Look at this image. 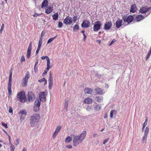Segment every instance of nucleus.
<instances>
[{
	"mask_svg": "<svg viewBox=\"0 0 151 151\" xmlns=\"http://www.w3.org/2000/svg\"><path fill=\"white\" fill-rule=\"evenodd\" d=\"M86 135V132L84 131L80 135L73 136V146H77L81 143L85 139Z\"/></svg>",
	"mask_w": 151,
	"mask_h": 151,
	"instance_id": "obj_1",
	"label": "nucleus"
},
{
	"mask_svg": "<svg viewBox=\"0 0 151 151\" xmlns=\"http://www.w3.org/2000/svg\"><path fill=\"white\" fill-rule=\"evenodd\" d=\"M40 118V115L38 114H34L31 116L30 117L31 126L32 127H35L37 125Z\"/></svg>",
	"mask_w": 151,
	"mask_h": 151,
	"instance_id": "obj_2",
	"label": "nucleus"
},
{
	"mask_svg": "<svg viewBox=\"0 0 151 151\" xmlns=\"http://www.w3.org/2000/svg\"><path fill=\"white\" fill-rule=\"evenodd\" d=\"M17 97L19 100L22 103H25L27 100L25 93L23 91H21L17 93Z\"/></svg>",
	"mask_w": 151,
	"mask_h": 151,
	"instance_id": "obj_3",
	"label": "nucleus"
},
{
	"mask_svg": "<svg viewBox=\"0 0 151 151\" xmlns=\"http://www.w3.org/2000/svg\"><path fill=\"white\" fill-rule=\"evenodd\" d=\"M30 77V74L28 72L25 75L24 77L23 78L22 85V87H26L27 86L28 81V79Z\"/></svg>",
	"mask_w": 151,
	"mask_h": 151,
	"instance_id": "obj_4",
	"label": "nucleus"
},
{
	"mask_svg": "<svg viewBox=\"0 0 151 151\" xmlns=\"http://www.w3.org/2000/svg\"><path fill=\"white\" fill-rule=\"evenodd\" d=\"M102 24L100 21H97L95 22L93 26V30L94 32H98L101 29Z\"/></svg>",
	"mask_w": 151,
	"mask_h": 151,
	"instance_id": "obj_5",
	"label": "nucleus"
},
{
	"mask_svg": "<svg viewBox=\"0 0 151 151\" xmlns=\"http://www.w3.org/2000/svg\"><path fill=\"white\" fill-rule=\"evenodd\" d=\"M122 19L124 22H127L129 24L133 20L134 17L132 15H129L128 16H123L122 17Z\"/></svg>",
	"mask_w": 151,
	"mask_h": 151,
	"instance_id": "obj_6",
	"label": "nucleus"
},
{
	"mask_svg": "<svg viewBox=\"0 0 151 151\" xmlns=\"http://www.w3.org/2000/svg\"><path fill=\"white\" fill-rule=\"evenodd\" d=\"M36 98V96L31 91L29 92L28 93L27 101L29 102L30 101L33 102Z\"/></svg>",
	"mask_w": 151,
	"mask_h": 151,
	"instance_id": "obj_7",
	"label": "nucleus"
},
{
	"mask_svg": "<svg viewBox=\"0 0 151 151\" xmlns=\"http://www.w3.org/2000/svg\"><path fill=\"white\" fill-rule=\"evenodd\" d=\"M19 115L20 117V120L21 122L25 119L27 115V112L25 110H20L19 113Z\"/></svg>",
	"mask_w": 151,
	"mask_h": 151,
	"instance_id": "obj_8",
	"label": "nucleus"
},
{
	"mask_svg": "<svg viewBox=\"0 0 151 151\" xmlns=\"http://www.w3.org/2000/svg\"><path fill=\"white\" fill-rule=\"evenodd\" d=\"M63 22L65 25L70 24L72 22V18L68 16L64 19Z\"/></svg>",
	"mask_w": 151,
	"mask_h": 151,
	"instance_id": "obj_9",
	"label": "nucleus"
},
{
	"mask_svg": "<svg viewBox=\"0 0 151 151\" xmlns=\"http://www.w3.org/2000/svg\"><path fill=\"white\" fill-rule=\"evenodd\" d=\"M112 26V23L111 21L106 22L104 24V29L105 30H109Z\"/></svg>",
	"mask_w": 151,
	"mask_h": 151,
	"instance_id": "obj_10",
	"label": "nucleus"
},
{
	"mask_svg": "<svg viewBox=\"0 0 151 151\" xmlns=\"http://www.w3.org/2000/svg\"><path fill=\"white\" fill-rule=\"evenodd\" d=\"M90 22L88 20H86L83 22L81 24V26L82 27L87 28L90 26Z\"/></svg>",
	"mask_w": 151,
	"mask_h": 151,
	"instance_id": "obj_11",
	"label": "nucleus"
},
{
	"mask_svg": "<svg viewBox=\"0 0 151 151\" xmlns=\"http://www.w3.org/2000/svg\"><path fill=\"white\" fill-rule=\"evenodd\" d=\"M39 97L40 101L43 102L45 101L46 98L45 96V93L44 92H40L39 95Z\"/></svg>",
	"mask_w": 151,
	"mask_h": 151,
	"instance_id": "obj_12",
	"label": "nucleus"
},
{
	"mask_svg": "<svg viewBox=\"0 0 151 151\" xmlns=\"http://www.w3.org/2000/svg\"><path fill=\"white\" fill-rule=\"evenodd\" d=\"M61 128V127L60 125H58L57 127L52 135L53 138L54 139L56 137L58 132L60 131Z\"/></svg>",
	"mask_w": 151,
	"mask_h": 151,
	"instance_id": "obj_13",
	"label": "nucleus"
},
{
	"mask_svg": "<svg viewBox=\"0 0 151 151\" xmlns=\"http://www.w3.org/2000/svg\"><path fill=\"white\" fill-rule=\"evenodd\" d=\"M32 49V42H30L28 48L27 52V57L28 58H29L31 55V51Z\"/></svg>",
	"mask_w": 151,
	"mask_h": 151,
	"instance_id": "obj_14",
	"label": "nucleus"
},
{
	"mask_svg": "<svg viewBox=\"0 0 151 151\" xmlns=\"http://www.w3.org/2000/svg\"><path fill=\"white\" fill-rule=\"evenodd\" d=\"M122 20L118 19L117 20L115 24V27L117 28H119L122 25Z\"/></svg>",
	"mask_w": 151,
	"mask_h": 151,
	"instance_id": "obj_15",
	"label": "nucleus"
},
{
	"mask_svg": "<svg viewBox=\"0 0 151 151\" xmlns=\"http://www.w3.org/2000/svg\"><path fill=\"white\" fill-rule=\"evenodd\" d=\"M96 93L99 94H102L103 93V90L100 88L97 87L94 90Z\"/></svg>",
	"mask_w": 151,
	"mask_h": 151,
	"instance_id": "obj_16",
	"label": "nucleus"
},
{
	"mask_svg": "<svg viewBox=\"0 0 151 151\" xmlns=\"http://www.w3.org/2000/svg\"><path fill=\"white\" fill-rule=\"evenodd\" d=\"M45 9V12L47 14H49L51 13L52 11V7L50 6H47Z\"/></svg>",
	"mask_w": 151,
	"mask_h": 151,
	"instance_id": "obj_17",
	"label": "nucleus"
},
{
	"mask_svg": "<svg viewBox=\"0 0 151 151\" xmlns=\"http://www.w3.org/2000/svg\"><path fill=\"white\" fill-rule=\"evenodd\" d=\"M92 99L89 97L85 98L83 100L84 103L86 104H90L92 103Z\"/></svg>",
	"mask_w": 151,
	"mask_h": 151,
	"instance_id": "obj_18",
	"label": "nucleus"
},
{
	"mask_svg": "<svg viewBox=\"0 0 151 151\" xmlns=\"http://www.w3.org/2000/svg\"><path fill=\"white\" fill-rule=\"evenodd\" d=\"M93 91V89L91 88H86L84 89V93L85 94H91Z\"/></svg>",
	"mask_w": 151,
	"mask_h": 151,
	"instance_id": "obj_19",
	"label": "nucleus"
},
{
	"mask_svg": "<svg viewBox=\"0 0 151 151\" xmlns=\"http://www.w3.org/2000/svg\"><path fill=\"white\" fill-rule=\"evenodd\" d=\"M47 67L46 68L45 70L43 73L42 74V76H44L45 75H46L47 74V72L51 67L50 66V64H47Z\"/></svg>",
	"mask_w": 151,
	"mask_h": 151,
	"instance_id": "obj_20",
	"label": "nucleus"
},
{
	"mask_svg": "<svg viewBox=\"0 0 151 151\" xmlns=\"http://www.w3.org/2000/svg\"><path fill=\"white\" fill-rule=\"evenodd\" d=\"M135 4H132L131 6L130 9L131 12L134 13L137 11V8Z\"/></svg>",
	"mask_w": 151,
	"mask_h": 151,
	"instance_id": "obj_21",
	"label": "nucleus"
},
{
	"mask_svg": "<svg viewBox=\"0 0 151 151\" xmlns=\"http://www.w3.org/2000/svg\"><path fill=\"white\" fill-rule=\"evenodd\" d=\"M48 2L47 0H44L42 3L41 8H43L44 7L48 6Z\"/></svg>",
	"mask_w": 151,
	"mask_h": 151,
	"instance_id": "obj_22",
	"label": "nucleus"
},
{
	"mask_svg": "<svg viewBox=\"0 0 151 151\" xmlns=\"http://www.w3.org/2000/svg\"><path fill=\"white\" fill-rule=\"evenodd\" d=\"M117 114V111L115 110H111L110 112V116L111 118H112L113 115L116 116Z\"/></svg>",
	"mask_w": 151,
	"mask_h": 151,
	"instance_id": "obj_23",
	"label": "nucleus"
},
{
	"mask_svg": "<svg viewBox=\"0 0 151 151\" xmlns=\"http://www.w3.org/2000/svg\"><path fill=\"white\" fill-rule=\"evenodd\" d=\"M144 19V17L142 15H139L137 16L136 20L137 21H139Z\"/></svg>",
	"mask_w": 151,
	"mask_h": 151,
	"instance_id": "obj_24",
	"label": "nucleus"
},
{
	"mask_svg": "<svg viewBox=\"0 0 151 151\" xmlns=\"http://www.w3.org/2000/svg\"><path fill=\"white\" fill-rule=\"evenodd\" d=\"M45 59H46L47 63V64H50V59L48 58V57L47 56H42L41 57V59L42 60H44Z\"/></svg>",
	"mask_w": 151,
	"mask_h": 151,
	"instance_id": "obj_25",
	"label": "nucleus"
},
{
	"mask_svg": "<svg viewBox=\"0 0 151 151\" xmlns=\"http://www.w3.org/2000/svg\"><path fill=\"white\" fill-rule=\"evenodd\" d=\"M52 17L53 19L55 20H57L58 17V13H55L54 14Z\"/></svg>",
	"mask_w": 151,
	"mask_h": 151,
	"instance_id": "obj_26",
	"label": "nucleus"
},
{
	"mask_svg": "<svg viewBox=\"0 0 151 151\" xmlns=\"http://www.w3.org/2000/svg\"><path fill=\"white\" fill-rule=\"evenodd\" d=\"M72 140V138L70 136H68L66 138L65 142L66 143H69Z\"/></svg>",
	"mask_w": 151,
	"mask_h": 151,
	"instance_id": "obj_27",
	"label": "nucleus"
},
{
	"mask_svg": "<svg viewBox=\"0 0 151 151\" xmlns=\"http://www.w3.org/2000/svg\"><path fill=\"white\" fill-rule=\"evenodd\" d=\"M12 86H8L7 89L8 91L9 97V96L10 95H11L12 93V90L11 89Z\"/></svg>",
	"mask_w": 151,
	"mask_h": 151,
	"instance_id": "obj_28",
	"label": "nucleus"
},
{
	"mask_svg": "<svg viewBox=\"0 0 151 151\" xmlns=\"http://www.w3.org/2000/svg\"><path fill=\"white\" fill-rule=\"evenodd\" d=\"M41 103L38 100H36L34 103V105L35 106L40 107V105Z\"/></svg>",
	"mask_w": 151,
	"mask_h": 151,
	"instance_id": "obj_29",
	"label": "nucleus"
},
{
	"mask_svg": "<svg viewBox=\"0 0 151 151\" xmlns=\"http://www.w3.org/2000/svg\"><path fill=\"white\" fill-rule=\"evenodd\" d=\"M96 99V101L97 102H101L102 99H103V97L102 96H98L97 97Z\"/></svg>",
	"mask_w": 151,
	"mask_h": 151,
	"instance_id": "obj_30",
	"label": "nucleus"
},
{
	"mask_svg": "<svg viewBox=\"0 0 151 151\" xmlns=\"http://www.w3.org/2000/svg\"><path fill=\"white\" fill-rule=\"evenodd\" d=\"M79 29V26L78 24H75L73 27V30L74 31H76V30Z\"/></svg>",
	"mask_w": 151,
	"mask_h": 151,
	"instance_id": "obj_31",
	"label": "nucleus"
},
{
	"mask_svg": "<svg viewBox=\"0 0 151 151\" xmlns=\"http://www.w3.org/2000/svg\"><path fill=\"white\" fill-rule=\"evenodd\" d=\"M56 36H56L54 37H52L49 39L47 41V44H48L50 43V42H52L54 40V39L56 37Z\"/></svg>",
	"mask_w": 151,
	"mask_h": 151,
	"instance_id": "obj_32",
	"label": "nucleus"
},
{
	"mask_svg": "<svg viewBox=\"0 0 151 151\" xmlns=\"http://www.w3.org/2000/svg\"><path fill=\"white\" fill-rule=\"evenodd\" d=\"M147 135L148 134H144V135L142 138V140L143 142H145L146 141L147 137Z\"/></svg>",
	"mask_w": 151,
	"mask_h": 151,
	"instance_id": "obj_33",
	"label": "nucleus"
},
{
	"mask_svg": "<svg viewBox=\"0 0 151 151\" xmlns=\"http://www.w3.org/2000/svg\"><path fill=\"white\" fill-rule=\"evenodd\" d=\"M86 109L88 111H91L93 109V107L91 105L88 106L86 108Z\"/></svg>",
	"mask_w": 151,
	"mask_h": 151,
	"instance_id": "obj_34",
	"label": "nucleus"
},
{
	"mask_svg": "<svg viewBox=\"0 0 151 151\" xmlns=\"http://www.w3.org/2000/svg\"><path fill=\"white\" fill-rule=\"evenodd\" d=\"M101 109V106L99 105H96L94 107V109L96 111H98Z\"/></svg>",
	"mask_w": 151,
	"mask_h": 151,
	"instance_id": "obj_35",
	"label": "nucleus"
},
{
	"mask_svg": "<svg viewBox=\"0 0 151 151\" xmlns=\"http://www.w3.org/2000/svg\"><path fill=\"white\" fill-rule=\"evenodd\" d=\"M49 83H52V75L51 73H50V76L48 79Z\"/></svg>",
	"mask_w": 151,
	"mask_h": 151,
	"instance_id": "obj_36",
	"label": "nucleus"
},
{
	"mask_svg": "<svg viewBox=\"0 0 151 151\" xmlns=\"http://www.w3.org/2000/svg\"><path fill=\"white\" fill-rule=\"evenodd\" d=\"M40 107L34 105V109L35 111H37L39 110Z\"/></svg>",
	"mask_w": 151,
	"mask_h": 151,
	"instance_id": "obj_37",
	"label": "nucleus"
},
{
	"mask_svg": "<svg viewBox=\"0 0 151 151\" xmlns=\"http://www.w3.org/2000/svg\"><path fill=\"white\" fill-rule=\"evenodd\" d=\"M149 131V128L148 127H146L145 129L144 132V134H148Z\"/></svg>",
	"mask_w": 151,
	"mask_h": 151,
	"instance_id": "obj_38",
	"label": "nucleus"
},
{
	"mask_svg": "<svg viewBox=\"0 0 151 151\" xmlns=\"http://www.w3.org/2000/svg\"><path fill=\"white\" fill-rule=\"evenodd\" d=\"M68 101H65L64 104V108L66 109V110L67 109V107L68 105Z\"/></svg>",
	"mask_w": 151,
	"mask_h": 151,
	"instance_id": "obj_39",
	"label": "nucleus"
},
{
	"mask_svg": "<svg viewBox=\"0 0 151 151\" xmlns=\"http://www.w3.org/2000/svg\"><path fill=\"white\" fill-rule=\"evenodd\" d=\"M9 82L8 84V86H12V79L11 78H9Z\"/></svg>",
	"mask_w": 151,
	"mask_h": 151,
	"instance_id": "obj_40",
	"label": "nucleus"
},
{
	"mask_svg": "<svg viewBox=\"0 0 151 151\" xmlns=\"http://www.w3.org/2000/svg\"><path fill=\"white\" fill-rule=\"evenodd\" d=\"M151 53H150L149 52H148L147 53V55L146 58V60H145L146 61L149 58V57L150 56V55L151 54Z\"/></svg>",
	"mask_w": 151,
	"mask_h": 151,
	"instance_id": "obj_41",
	"label": "nucleus"
},
{
	"mask_svg": "<svg viewBox=\"0 0 151 151\" xmlns=\"http://www.w3.org/2000/svg\"><path fill=\"white\" fill-rule=\"evenodd\" d=\"M42 43V39L41 38H40V39L39 41L38 46H41Z\"/></svg>",
	"mask_w": 151,
	"mask_h": 151,
	"instance_id": "obj_42",
	"label": "nucleus"
},
{
	"mask_svg": "<svg viewBox=\"0 0 151 151\" xmlns=\"http://www.w3.org/2000/svg\"><path fill=\"white\" fill-rule=\"evenodd\" d=\"M63 24L62 22L61 21H60L58 22V27L59 28H61L63 26Z\"/></svg>",
	"mask_w": 151,
	"mask_h": 151,
	"instance_id": "obj_43",
	"label": "nucleus"
},
{
	"mask_svg": "<svg viewBox=\"0 0 151 151\" xmlns=\"http://www.w3.org/2000/svg\"><path fill=\"white\" fill-rule=\"evenodd\" d=\"M15 149V148L14 145H12L10 147V151H14Z\"/></svg>",
	"mask_w": 151,
	"mask_h": 151,
	"instance_id": "obj_44",
	"label": "nucleus"
},
{
	"mask_svg": "<svg viewBox=\"0 0 151 151\" xmlns=\"http://www.w3.org/2000/svg\"><path fill=\"white\" fill-rule=\"evenodd\" d=\"M20 61L21 62H24L25 61V58L23 55H22V56Z\"/></svg>",
	"mask_w": 151,
	"mask_h": 151,
	"instance_id": "obj_45",
	"label": "nucleus"
},
{
	"mask_svg": "<svg viewBox=\"0 0 151 151\" xmlns=\"http://www.w3.org/2000/svg\"><path fill=\"white\" fill-rule=\"evenodd\" d=\"M78 16H75L73 17V21L74 22H76L77 20Z\"/></svg>",
	"mask_w": 151,
	"mask_h": 151,
	"instance_id": "obj_46",
	"label": "nucleus"
},
{
	"mask_svg": "<svg viewBox=\"0 0 151 151\" xmlns=\"http://www.w3.org/2000/svg\"><path fill=\"white\" fill-rule=\"evenodd\" d=\"M9 112L10 113H12L13 112L12 108V107H10L9 110Z\"/></svg>",
	"mask_w": 151,
	"mask_h": 151,
	"instance_id": "obj_47",
	"label": "nucleus"
},
{
	"mask_svg": "<svg viewBox=\"0 0 151 151\" xmlns=\"http://www.w3.org/2000/svg\"><path fill=\"white\" fill-rule=\"evenodd\" d=\"M1 124L2 125L4 126L5 128H7L8 127L7 125V124H5L4 122H2Z\"/></svg>",
	"mask_w": 151,
	"mask_h": 151,
	"instance_id": "obj_48",
	"label": "nucleus"
},
{
	"mask_svg": "<svg viewBox=\"0 0 151 151\" xmlns=\"http://www.w3.org/2000/svg\"><path fill=\"white\" fill-rule=\"evenodd\" d=\"M45 81V78H43L40 80H38V82H42L43 81Z\"/></svg>",
	"mask_w": 151,
	"mask_h": 151,
	"instance_id": "obj_49",
	"label": "nucleus"
},
{
	"mask_svg": "<svg viewBox=\"0 0 151 151\" xmlns=\"http://www.w3.org/2000/svg\"><path fill=\"white\" fill-rule=\"evenodd\" d=\"M109 140V138H108L107 139H105L104 142L103 144L104 145H105L106 143Z\"/></svg>",
	"mask_w": 151,
	"mask_h": 151,
	"instance_id": "obj_50",
	"label": "nucleus"
},
{
	"mask_svg": "<svg viewBox=\"0 0 151 151\" xmlns=\"http://www.w3.org/2000/svg\"><path fill=\"white\" fill-rule=\"evenodd\" d=\"M116 41V40L115 39H114L109 44V46L111 45L114 42H115Z\"/></svg>",
	"mask_w": 151,
	"mask_h": 151,
	"instance_id": "obj_51",
	"label": "nucleus"
},
{
	"mask_svg": "<svg viewBox=\"0 0 151 151\" xmlns=\"http://www.w3.org/2000/svg\"><path fill=\"white\" fill-rule=\"evenodd\" d=\"M52 83H49V88H51L52 87Z\"/></svg>",
	"mask_w": 151,
	"mask_h": 151,
	"instance_id": "obj_52",
	"label": "nucleus"
},
{
	"mask_svg": "<svg viewBox=\"0 0 151 151\" xmlns=\"http://www.w3.org/2000/svg\"><path fill=\"white\" fill-rule=\"evenodd\" d=\"M66 147L69 149H71L72 148V146L71 145H67Z\"/></svg>",
	"mask_w": 151,
	"mask_h": 151,
	"instance_id": "obj_53",
	"label": "nucleus"
},
{
	"mask_svg": "<svg viewBox=\"0 0 151 151\" xmlns=\"http://www.w3.org/2000/svg\"><path fill=\"white\" fill-rule=\"evenodd\" d=\"M16 142L15 143V145H18L19 144V139H16Z\"/></svg>",
	"mask_w": 151,
	"mask_h": 151,
	"instance_id": "obj_54",
	"label": "nucleus"
},
{
	"mask_svg": "<svg viewBox=\"0 0 151 151\" xmlns=\"http://www.w3.org/2000/svg\"><path fill=\"white\" fill-rule=\"evenodd\" d=\"M83 35L84 36V38H83V40L84 41H85L86 38V35L84 33H83Z\"/></svg>",
	"mask_w": 151,
	"mask_h": 151,
	"instance_id": "obj_55",
	"label": "nucleus"
},
{
	"mask_svg": "<svg viewBox=\"0 0 151 151\" xmlns=\"http://www.w3.org/2000/svg\"><path fill=\"white\" fill-rule=\"evenodd\" d=\"M41 14H38L37 13H35V14L33 15V16L34 17H37L38 16L40 15Z\"/></svg>",
	"mask_w": 151,
	"mask_h": 151,
	"instance_id": "obj_56",
	"label": "nucleus"
},
{
	"mask_svg": "<svg viewBox=\"0 0 151 151\" xmlns=\"http://www.w3.org/2000/svg\"><path fill=\"white\" fill-rule=\"evenodd\" d=\"M34 70L35 72L37 71L38 70V69H37V67L36 66H34Z\"/></svg>",
	"mask_w": 151,
	"mask_h": 151,
	"instance_id": "obj_57",
	"label": "nucleus"
},
{
	"mask_svg": "<svg viewBox=\"0 0 151 151\" xmlns=\"http://www.w3.org/2000/svg\"><path fill=\"white\" fill-rule=\"evenodd\" d=\"M4 24H2V25L1 26V29H3V30L4 29Z\"/></svg>",
	"mask_w": 151,
	"mask_h": 151,
	"instance_id": "obj_58",
	"label": "nucleus"
},
{
	"mask_svg": "<svg viewBox=\"0 0 151 151\" xmlns=\"http://www.w3.org/2000/svg\"><path fill=\"white\" fill-rule=\"evenodd\" d=\"M147 124V122H145L143 124V126L145 127Z\"/></svg>",
	"mask_w": 151,
	"mask_h": 151,
	"instance_id": "obj_59",
	"label": "nucleus"
},
{
	"mask_svg": "<svg viewBox=\"0 0 151 151\" xmlns=\"http://www.w3.org/2000/svg\"><path fill=\"white\" fill-rule=\"evenodd\" d=\"M41 47V46H38V47H37V50L40 51V49Z\"/></svg>",
	"mask_w": 151,
	"mask_h": 151,
	"instance_id": "obj_60",
	"label": "nucleus"
},
{
	"mask_svg": "<svg viewBox=\"0 0 151 151\" xmlns=\"http://www.w3.org/2000/svg\"><path fill=\"white\" fill-rule=\"evenodd\" d=\"M12 72H11L9 74V78H12Z\"/></svg>",
	"mask_w": 151,
	"mask_h": 151,
	"instance_id": "obj_61",
	"label": "nucleus"
},
{
	"mask_svg": "<svg viewBox=\"0 0 151 151\" xmlns=\"http://www.w3.org/2000/svg\"><path fill=\"white\" fill-rule=\"evenodd\" d=\"M93 136L94 137H95L97 136V134L96 133H94Z\"/></svg>",
	"mask_w": 151,
	"mask_h": 151,
	"instance_id": "obj_62",
	"label": "nucleus"
},
{
	"mask_svg": "<svg viewBox=\"0 0 151 151\" xmlns=\"http://www.w3.org/2000/svg\"><path fill=\"white\" fill-rule=\"evenodd\" d=\"M39 51H39V50H36V55H37V54H38Z\"/></svg>",
	"mask_w": 151,
	"mask_h": 151,
	"instance_id": "obj_63",
	"label": "nucleus"
},
{
	"mask_svg": "<svg viewBox=\"0 0 151 151\" xmlns=\"http://www.w3.org/2000/svg\"><path fill=\"white\" fill-rule=\"evenodd\" d=\"M22 151H27L26 148L25 147L24 148Z\"/></svg>",
	"mask_w": 151,
	"mask_h": 151,
	"instance_id": "obj_64",
	"label": "nucleus"
}]
</instances>
